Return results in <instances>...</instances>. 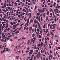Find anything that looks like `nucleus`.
Returning <instances> with one entry per match:
<instances>
[{"label":"nucleus","instance_id":"obj_1","mask_svg":"<svg viewBox=\"0 0 60 60\" xmlns=\"http://www.w3.org/2000/svg\"><path fill=\"white\" fill-rule=\"evenodd\" d=\"M36 38H33L30 41L31 42H33V44H34V41H35V40H36Z\"/></svg>","mask_w":60,"mask_h":60},{"label":"nucleus","instance_id":"obj_2","mask_svg":"<svg viewBox=\"0 0 60 60\" xmlns=\"http://www.w3.org/2000/svg\"><path fill=\"white\" fill-rule=\"evenodd\" d=\"M38 11L39 13H41L42 12V9H38Z\"/></svg>","mask_w":60,"mask_h":60},{"label":"nucleus","instance_id":"obj_3","mask_svg":"<svg viewBox=\"0 0 60 60\" xmlns=\"http://www.w3.org/2000/svg\"><path fill=\"white\" fill-rule=\"evenodd\" d=\"M33 52H29V55L30 56H31V54H32Z\"/></svg>","mask_w":60,"mask_h":60},{"label":"nucleus","instance_id":"obj_4","mask_svg":"<svg viewBox=\"0 0 60 60\" xmlns=\"http://www.w3.org/2000/svg\"><path fill=\"white\" fill-rule=\"evenodd\" d=\"M5 25L6 26L5 27V28H7L8 27V23H6L5 24Z\"/></svg>","mask_w":60,"mask_h":60},{"label":"nucleus","instance_id":"obj_5","mask_svg":"<svg viewBox=\"0 0 60 60\" xmlns=\"http://www.w3.org/2000/svg\"><path fill=\"white\" fill-rule=\"evenodd\" d=\"M55 24H53V26L52 28V29H55Z\"/></svg>","mask_w":60,"mask_h":60},{"label":"nucleus","instance_id":"obj_6","mask_svg":"<svg viewBox=\"0 0 60 60\" xmlns=\"http://www.w3.org/2000/svg\"><path fill=\"white\" fill-rule=\"evenodd\" d=\"M43 10H42V12H44L45 11V8H42Z\"/></svg>","mask_w":60,"mask_h":60},{"label":"nucleus","instance_id":"obj_7","mask_svg":"<svg viewBox=\"0 0 60 60\" xmlns=\"http://www.w3.org/2000/svg\"><path fill=\"white\" fill-rule=\"evenodd\" d=\"M52 26H53V24H51L50 25V29H52Z\"/></svg>","mask_w":60,"mask_h":60},{"label":"nucleus","instance_id":"obj_8","mask_svg":"<svg viewBox=\"0 0 60 60\" xmlns=\"http://www.w3.org/2000/svg\"><path fill=\"white\" fill-rule=\"evenodd\" d=\"M56 2L54 3V4H53L54 7H55V6H56Z\"/></svg>","mask_w":60,"mask_h":60},{"label":"nucleus","instance_id":"obj_9","mask_svg":"<svg viewBox=\"0 0 60 60\" xmlns=\"http://www.w3.org/2000/svg\"><path fill=\"white\" fill-rule=\"evenodd\" d=\"M38 54L40 56H41L42 55L41 54V53H40V52H38Z\"/></svg>","mask_w":60,"mask_h":60},{"label":"nucleus","instance_id":"obj_10","mask_svg":"<svg viewBox=\"0 0 60 60\" xmlns=\"http://www.w3.org/2000/svg\"><path fill=\"white\" fill-rule=\"evenodd\" d=\"M40 46L42 47L43 46V43L41 42V43L40 44Z\"/></svg>","mask_w":60,"mask_h":60},{"label":"nucleus","instance_id":"obj_11","mask_svg":"<svg viewBox=\"0 0 60 60\" xmlns=\"http://www.w3.org/2000/svg\"><path fill=\"white\" fill-rule=\"evenodd\" d=\"M29 43H30V40H28V42L27 43V44L28 45H29Z\"/></svg>","mask_w":60,"mask_h":60},{"label":"nucleus","instance_id":"obj_12","mask_svg":"<svg viewBox=\"0 0 60 60\" xmlns=\"http://www.w3.org/2000/svg\"><path fill=\"white\" fill-rule=\"evenodd\" d=\"M27 23H29V19H28L27 21Z\"/></svg>","mask_w":60,"mask_h":60},{"label":"nucleus","instance_id":"obj_13","mask_svg":"<svg viewBox=\"0 0 60 60\" xmlns=\"http://www.w3.org/2000/svg\"><path fill=\"white\" fill-rule=\"evenodd\" d=\"M34 23L35 24H37V22L36 21V20L35 19L34 21Z\"/></svg>","mask_w":60,"mask_h":60},{"label":"nucleus","instance_id":"obj_14","mask_svg":"<svg viewBox=\"0 0 60 60\" xmlns=\"http://www.w3.org/2000/svg\"><path fill=\"white\" fill-rule=\"evenodd\" d=\"M3 5L5 7H6V3H5Z\"/></svg>","mask_w":60,"mask_h":60},{"label":"nucleus","instance_id":"obj_15","mask_svg":"<svg viewBox=\"0 0 60 60\" xmlns=\"http://www.w3.org/2000/svg\"><path fill=\"white\" fill-rule=\"evenodd\" d=\"M37 8V6L36 5L35 7V8L34 9V10H36V9Z\"/></svg>","mask_w":60,"mask_h":60},{"label":"nucleus","instance_id":"obj_16","mask_svg":"<svg viewBox=\"0 0 60 60\" xmlns=\"http://www.w3.org/2000/svg\"><path fill=\"white\" fill-rule=\"evenodd\" d=\"M22 26H21L20 27V28H19V30H21V29L22 28Z\"/></svg>","mask_w":60,"mask_h":60},{"label":"nucleus","instance_id":"obj_17","mask_svg":"<svg viewBox=\"0 0 60 60\" xmlns=\"http://www.w3.org/2000/svg\"><path fill=\"white\" fill-rule=\"evenodd\" d=\"M45 14H46L45 13H44V14H43V17H45Z\"/></svg>","mask_w":60,"mask_h":60},{"label":"nucleus","instance_id":"obj_18","mask_svg":"<svg viewBox=\"0 0 60 60\" xmlns=\"http://www.w3.org/2000/svg\"><path fill=\"white\" fill-rule=\"evenodd\" d=\"M2 10H3V11H4L5 12H6V10H5V9H4V8L2 9Z\"/></svg>","mask_w":60,"mask_h":60},{"label":"nucleus","instance_id":"obj_19","mask_svg":"<svg viewBox=\"0 0 60 60\" xmlns=\"http://www.w3.org/2000/svg\"><path fill=\"white\" fill-rule=\"evenodd\" d=\"M7 28H7L5 29L4 30V32H6V30H7Z\"/></svg>","mask_w":60,"mask_h":60},{"label":"nucleus","instance_id":"obj_20","mask_svg":"<svg viewBox=\"0 0 60 60\" xmlns=\"http://www.w3.org/2000/svg\"><path fill=\"white\" fill-rule=\"evenodd\" d=\"M46 31L45 33H47L48 32H49V31H48V29H47L46 30Z\"/></svg>","mask_w":60,"mask_h":60},{"label":"nucleus","instance_id":"obj_21","mask_svg":"<svg viewBox=\"0 0 60 60\" xmlns=\"http://www.w3.org/2000/svg\"><path fill=\"white\" fill-rule=\"evenodd\" d=\"M32 22H33V20L32 19L30 20V22L31 23Z\"/></svg>","mask_w":60,"mask_h":60},{"label":"nucleus","instance_id":"obj_22","mask_svg":"<svg viewBox=\"0 0 60 60\" xmlns=\"http://www.w3.org/2000/svg\"><path fill=\"white\" fill-rule=\"evenodd\" d=\"M40 56L38 55V54H37V57H39Z\"/></svg>","mask_w":60,"mask_h":60},{"label":"nucleus","instance_id":"obj_23","mask_svg":"<svg viewBox=\"0 0 60 60\" xmlns=\"http://www.w3.org/2000/svg\"><path fill=\"white\" fill-rule=\"evenodd\" d=\"M45 43L46 44V45H47V42L46 41H45Z\"/></svg>","mask_w":60,"mask_h":60},{"label":"nucleus","instance_id":"obj_24","mask_svg":"<svg viewBox=\"0 0 60 60\" xmlns=\"http://www.w3.org/2000/svg\"><path fill=\"white\" fill-rule=\"evenodd\" d=\"M37 16H39V15H40V13H38L37 14Z\"/></svg>","mask_w":60,"mask_h":60},{"label":"nucleus","instance_id":"obj_25","mask_svg":"<svg viewBox=\"0 0 60 60\" xmlns=\"http://www.w3.org/2000/svg\"><path fill=\"white\" fill-rule=\"evenodd\" d=\"M34 49H37V48H36V47L35 46L34 47Z\"/></svg>","mask_w":60,"mask_h":60},{"label":"nucleus","instance_id":"obj_26","mask_svg":"<svg viewBox=\"0 0 60 60\" xmlns=\"http://www.w3.org/2000/svg\"><path fill=\"white\" fill-rule=\"evenodd\" d=\"M35 35L34 34H33L32 35V37H34V36Z\"/></svg>","mask_w":60,"mask_h":60},{"label":"nucleus","instance_id":"obj_27","mask_svg":"<svg viewBox=\"0 0 60 60\" xmlns=\"http://www.w3.org/2000/svg\"><path fill=\"white\" fill-rule=\"evenodd\" d=\"M49 11H48L47 13H46V14L47 15H49Z\"/></svg>","mask_w":60,"mask_h":60},{"label":"nucleus","instance_id":"obj_28","mask_svg":"<svg viewBox=\"0 0 60 60\" xmlns=\"http://www.w3.org/2000/svg\"><path fill=\"white\" fill-rule=\"evenodd\" d=\"M40 19H41V21H42L43 20L42 19V17Z\"/></svg>","mask_w":60,"mask_h":60},{"label":"nucleus","instance_id":"obj_29","mask_svg":"<svg viewBox=\"0 0 60 60\" xmlns=\"http://www.w3.org/2000/svg\"><path fill=\"white\" fill-rule=\"evenodd\" d=\"M40 32L41 34L42 33V30H41L40 31Z\"/></svg>","mask_w":60,"mask_h":60},{"label":"nucleus","instance_id":"obj_30","mask_svg":"<svg viewBox=\"0 0 60 60\" xmlns=\"http://www.w3.org/2000/svg\"><path fill=\"white\" fill-rule=\"evenodd\" d=\"M43 30L44 31V32H45V33H46V30H45V29H43Z\"/></svg>","mask_w":60,"mask_h":60},{"label":"nucleus","instance_id":"obj_31","mask_svg":"<svg viewBox=\"0 0 60 60\" xmlns=\"http://www.w3.org/2000/svg\"><path fill=\"white\" fill-rule=\"evenodd\" d=\"M43 28H45V24H44L43 26Z\"/></svg>","mask_w":60,"mask_h":60},{"label":"nucleus","instance_id":"obj_32","mask_svg":"<svg viewBox=\"0 0 60 60\" xmlns=\"http://www.w3.org/2000/svg\"><path fill=\"white\" fill-rule=\"evenodd\" d=\"M50 24H49L48 25V28H49V26H50Z\"/></svg>","mask_w":60,"mask_h":60},{"label":"nucleus","instance_id":"obj_33","mask_svg":"<svg viewBox=\"0 0 60 60\" xmlns=\"http://www.w3.org/2000/svg\"><path fill=\"white\" fill-rule=\"evenodd\" d=\"M6 19H4L3 20V21H4V22H5V21H6Z\"/></svg>","mask_w":60,"mask_h":60},{"label":"nucleus","instance_id":"obj_34","mask_svg":"<svg viewBox=\"0 0 60 60\" xmlns=\"http://www.w3.org/2000/svg\"><path fill=\"white\" fill-rule=\"evenodd\" d=\"M41 52L42 54H43V51L42 50H41Z\"/></svg>","mask_w":60,"mask_h":60},{"label":"nucleus","instance_id":"obj_35","mask_svg":"<svg viewBox=\"0 0 60 60\" xmlns=\"http://www.w3.org/2000/svg\"><path fill=\"white\" fill-rule=\"evenodd\" d=\"M30 30H32V27L31 26L30 28Z\"/></svg>","mask_w":60,"mask_h":60},{"label":"nucleus","instance_id":"obj_36","mask_svg":"<svg viewBox=\"0 0 60 60\" xmlns=\"http://www.w3.org/2000/svg\"><path fill=\"white\" fill-rule=\"evenodd\" d=\"M48 35H51L50 34H49V32H48V34H47Z\"/></svg>","mask_w":60,"mask_h":60},{"label":"nucleus","instance_id":"obj_37","mask_svg":"<svg viewBox=\"0 0 60 60\" xmlns=\"http://www.w3.org/2000/svg\"><path fill=\"white\" fill-rule=\"evenodd\" d=\"M16 2L18 3H19V0H18L16 1Z\"/></svg>","mask_w":60,"mask_h":60},{"label":"nucleus","instance_id":"obj_38","mask_svg":"<svg viewBox=\"0 0 60 60\" xmlns=\"http://www.w3.org/2000/svg\"><path fill=\"white\" fill-rule=\"evenodd\" d=\"M29 51L30 52H33V50H29Z\"/></svg>","mask_w":60,"mask_h":60},{"label":"nucleus","instance_id":"obj_39","mask_svg":"<svg viewBox=\"0 0 60 60\" xmlns=\"http://www.w3.org/2000/svg\"><path fill=\"white\" fill-rule=\"evenodd\" d=\"M9 30H10V28H8V29H7V30L8 31H9Z\"/></svg>","mask_w":60,"mask_h":60},{"label":"nucleus","instance_id":"obj_40","mask_svg":"<svg viewBox=\"0 0 60 60\" xmlns=\"http://www.w3.org/2000/svg\"><path fill=\"white\" fill-rule=\"evenodd\" d=\"M45 54L46 55H47V52H46V51H45Z\"/></svg>","mask_w":60,"mask_h":60},{"label":"nucleus","instance_id":"obj_41","mask_svg":"<svg viewBox=\"0 0 60 60\" xmlns=\"http://www.w3.org/2000/svg\"><path fill=\"white\" fill-rule=\"evenodd\" d=\"M23 25H24V23H22L20 25V26H22Z\"/></svg>","mask_w":60,"mask_h":60},{"label":"nucleus","instance_id":"obj_42","mask_svg":"<svg viewBox=\"0 0 60 60\" xmlns=\"http://www.w3.org/2000/svg\"><path fill=\"white\" fill-rule=\"evenodd\" d=\"M50 2V0H48L47 1V2Z\"/></svg>","mask_w":60,"mask_h":60},{"label":"nucleus","instance_id":"obj_43","mask_svg":"<svg viewBox=\"0 0 60 60\" xmlns=\"http://www.w3.org/2000/svg\"><path fill=\"white\" fill-rule=\"evenodd\" d=\"M30 58H31V57H30L29 56L28 57V59H29Z\"/></svg>","mask_w":60,"mask_h":60},{"label":"nucleus","instance_id":"obj_44","mask_svg":"<svg viewBox=\"0 0 60 60\" xmlns=\"http://www.w3.org/2000/svg\"><path fill=\"white\" fill-rule=\"evenodd\" d=\"M24 10L25 11V9H22V11H23V12H24Z\"/></svg>","mask_w":60,"mask_h":60},{"label":"nucleus","instance_id":"obj_45","mask_svg":"<svg viewBox=\"0 0 60 60\" xmlns=\"http://www.w3.org/2000/svg\"><path fill=\"white\" fill-rule=\"evenodd\" d=\"M56 9H54V11H55V12H56V11H56Z\"/></svg>","mask_w":60,"mask_h":60},{"label":"nucleus","instance_id":"obj_46","mask_svg":"<svg viewBox=\"0 0 60 60\" xmlns=\"http://www.w3.org/2000/svg\"><path fill=\"white\" fill-rule=\"evenodd\" d=\"M38 20L39 22H40V18H38Z\"/></svg>","mask_w":60,"mask_h":60},{"label":"nucleus","instance_id":"obj_47","mask_svg":"<svg viewBox=\"0 0 60 60\" xmlns=\"http://www.w3.org/2000/svg\"><path fill=\"white\" fill-rule=\"evenodd\" d=\"M57 48L58 49H60V47H59V46H58L57 47Z\"/></svg>","mask_w":60,"mask_h":60},{"label":"nucleus","instance_id":"obj_48","mask_svg":"<svg viewBox=\"0 0 60 60\" xmlns=\"http://www.w3.org/2000/svg\"><path fill=\"white\" fill-rule=\"evenodd\" d=\"M53 20V19H50V21H52Z\"/></svg>","mask_w":60,"mask_h":60},{"label":"nucleus","instance_id":"obj_49","mask_svg":"<svg viewBox=\"0 0 60 60\" xmlns=\"http://www.w3.org/2000/svg\"><path fill=\"white\" fill-rule=\"evenodd\" d=\"M30 49V48L29 47H28L27 48V50H29Z\"/></svg>","mask_w":60,"mask_h":60},{"label":"nucleus","instance_id":"obj_50","mask_svg":"<svg viewBox=\"0 0 60 60\" xmlns=\"http://www.w3.org/2000/svg\"><path fill=\"white\" fill-rule=\"evenodd\" d=\"M13 15L14 16H16V14L15 13L14 14H13Z\"/></svg>","mask_w":60,"mask_h":60},{"label":"nucleus","instance_id":"obj_51","mask_svg":"<svg viewBox=\"0 0 60 60\" xmlns=\"http://www.w3.org/2000/svg\"><path fill=\"white\" fill-rule=\"evenodd\" d=\"M48 19V18H46V21H47Z\"/></svg>","mask_w":60,"mask_h":60},{"label":"nucleus","instance_id":"obj_52","mask_svg":"<svg viewBox=\"0 0 60 60\" xmlns=\"http://www.w3.org/2000/svg\"><path fill=\"white\" fill-rule=\"evenodd\" d=\"M16 58H17V59H19V56H16Z\"/></svg>","mask_w":60,"mask_h":60},{"label":"nucleus","instance_id":"obj_53","mask_svg":"<svg viewBox=\"0 0 60 60\" xmlns=\"http://www.w3.org/2000/svg\"><path fill=\"white\" fill-rule=\"evenodd\" d=\"M4 40H3V39H2L1 40V41L3 42L4 41Z\"/></svg>","mask_w":60,"mask_h":60},{"label":"nucleus","instance_id":"obj_54","mask_svg":"<svg viewBox=\"0 0 60 60\" xmlns=\"http://www.w3.org/2000/svg\"><path fill=\"white\" fill-rule=\"evenodd\" d=\"M35 27L36 28H37V24H36L35 25Z\"/></svg>","mask_w":60,"mask_h":60},{"label":"nucleus","instance_id":"obj_55","mask_svg":"<svg viewBox=\"0 0 60 60\" xmlns=\"http://www.w3.org/2000/svg\"><path fill=\"white\" fill-rule=\"evenodd\" d=\"M50 34H52V33H53V32H52V31H50Z\"/></svg>","mask_w":60,"mask_h":60},{"label":"nucleus","instance_id":"obj_56","mask_svg":"<svg viewBox=\"0 0 60 60\" xmlns=\"http://www.w3.org/2000/svg\"><path fill=\"white\" fill-rule=\"evenodd\" d=\"M31 1H32V3H34V0H31Z\"/></svg>","mask_w":60,"mask_h":60},{"label":"nucleus","instance_id":"obj_57","mask_svg":"<svg viewBox=\"0 0 60 60\" xmlns=\"http://www.w3.org/2000/svg\"><path fill=\"white\" fill-rule=\"evenodd\" d=\"M26 53H27V52H29V51H27V50H26Z\"/></svg>","mask_w":60,"mask_h":60},{"label":"nucleus","instance_id":"obj_58","mask_svg":"<svg viewBox=\"0 0 60 60\" xmlns=\"http://www.w3.org/2000/svg\"><path fill=\"white\" fill-rule=\"evenodd\" d=\"M14 38L15 39H17V37H14Z\"/></svg>","mask_w":60,"mask_h":60},{"label":"nucleus","instance_id":"obj_59","mask_svg":"<svg viewBox=\"0 0 60 60\" xmlns=\"http://www.w3.org/2000/svg\"><path fill=\"white\" fill-rule=\"evenodd\" d=\"M7 8L8 9H10V7H8Z\"/></svg>","mask_w":60,"mask_h":60},{"label":"nucleus","instance_id":"obj_60","mask_svg":"<svg viewBox=\"0 0 60 60\" xmlns=\"http://www.w3.org/2000/svg\"><path fill=\"white\" fill-rule=\"evenodd\" d=\"M57 8H60V6H57Z\"/></svg>","mask_w":60,"mask_h":60},{"label":"nucleus","instance_id":"obj_61","mask_svg":"<svg viewBox=\"0 0 60 60\" xmlns=\"http://www.w3.org/2000/svg\"><path fill=\"white\" fill-rule=\"evenodd\" d=\"M40 46V44H39L38 45V47H39Z\"/></svg>","mask_w":60,"mask_h":60},{"label":"nucleus","instance_id":"obj_62","mask_svg":"<svg viewBox=\"0 0 60 60\" xmlns=\"http://www.w3.org/2000/svg\"><path fill=\"white\" fill-rule=\"evenodd\" d=\"M28 27H27L26 28V30H28Z\"/></svg>","mask_w":60,"mask_h":60},{"label":"nucleus","instance_id":"obj_63","mask_svg":"<svg viewBox=\"0 0 60 60\" xmlns=\"http://www.w3.org/2000/svg\"><path fill=\"white\" fill-rule=\"evenodd\" d=\"M57 2L58 3H60V0H57Z\"/></svg>","mask_w":60,"mask_h":60},{"label":"nucleus","instance_id":"obj_64","mask_svg":"<svg viewBox=\"0 0 60 60\" xmlns=\"http://www.w3.org/2000/svg\"><path fill=\"white\" fill-rule=\"evenodd\" d=\"M55 31V30L54 29L52 30V31L53 32L54 31Z\"/></svg>","mask_w":60,"mask_h":60}]
</instances>
